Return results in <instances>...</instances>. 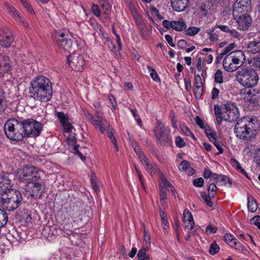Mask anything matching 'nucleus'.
<instances>
[{"label":"nucleus","mask_w":260,"mask_h":260,"mask_svg":"<svg viewBox=\"0 0 260 260\" xmlns=\"http://www.w3.org/2000/svg\"><path fill=\"white\" fill-rule=\"evenodd\" d=\"M29 93L35 100L48 102L52 96L51 82L44 76L35 77L30 83Z\"/></svg>","instance_id":"obj_1"},{"label":"nucleus","mask_w":260,"mask_h":260,"mask_svg":"<svg viewBox=\"0 0 260 260\" xmlns=\"http://www.w3.org/2000/svg\"><path fill=\"white\" fill-rule=\"evenodd\" d=\"M4 131L6 137L11 140L21 141L24 136L22 120L16 118H10L4 125Z\"/></svg>","instance_id":"obj_2"},{"label":"nucleus","mask_w":260,"mask_h":260,"mask_svg":"<svg viewBox=\"0 0 260 260\" xmlns=\"http://www.w3.org/2000/svg\"><path fill=\"white\" fill-rule=\"evenodd\" d=\"M22 200L20 191L13 189L0 197V206L3 209L13 211L20 206Z\"/></svg>","instance_id":"obj_3"},{"label":"nucleus","mask_w":260,"mask_h":260,"mask_svg":"<svg viewBox=\"0 0 260 260\" xmlns=\"http://www.w3.org/2000/svg\"><path fill=\"white\" fill-rule=\"evenodd\" d=\"M253 120L242 119L236 124L234 132L236 136L243 140H249L255 136V129L253 128Z\"/></svg>","instance_id":"obj_4"},{"label":"nucleus","mask_w":260,"mask_h":260,"mask_svg":"<svg viewBox=\"0 0 260 260\" xmlns=\"http://www.w3.org/2000/svg\"><path fill=\"white\" fill-rule=\"evenodd\" d=\"M236 79L243 86L250 88L257 84L258 76L254 69L251 67H246L243 68L237 72Z\"/></svg>","instance_id":"obj_5"},{"label":"nucleus","mask_w":260,"mask_h":260,"mask_svg":"<svg viewBox=\"0 0 260 260\" xmlns=\"http://www.w3.org/2000/svg\"><path fill=\"white\" fill-rule=\"evenodd\" d=\"M245 55L241 51L232 52L226 55L223 60V67L228 71L232 72L236 71L243 62L242 59H244Z\"/></svg>","instance_id":"obj_6"},{"label":"nucleus","mask_w":260,"mask_h":260,"mask_svg":"<svg viewBox=\"0 0 260 260\" xmlns=\"http://www.w3.org/2000/svg\"><path fill=\"white\" fill-rule=\"evenodd\" d=\"M22 122L24 137L36 138L40 135L43 129L41 122L32 118L23 119Z\"/></svg>","instance_id":"obj_7"},{"label":"nucleus","mask_w":260,"mask_h":260,"mask_svg":"<svg viewBox=\"0 0 260 260\" xmlns=\"http://www.w3.org/2000/svg\"><path fill=\"white\" fill-rule=\"evenodd\" d=\"M153 133L158 142L161 145L170 144L172 143L170 129L165 126L161 122L157 121Z\"/></svg>","instance_id":"obj_8"},{"label":"nucleus","mask_w":260,"mask_h":260,"mask_svg":"<svg viewBox=\"0 0 260 260\" xmlns=\"http://www.w3.org/2000/svg\"><path fill=\"white\" fill-rule=\"evenodd\" d=\"M38 174V170L37 168L34 166H27L19 170L18 177L21 181L28 184L40 179Z\"/></svg>","instance_id":"obj_9"},{"label":"nucleus","mask_w":260,"mask_h":260,"mask_svg":"<svg viewBox=\"0 0 260 260\" xmlns=\"http://www.w3.org/2000/svg\"><path fill=\"white\" fill-rule=\"evenodd\" d=\"M223 120L229 122L236 120L239 117V114L237 106L232 103H228L222 107Z\"/></svg>","instance_id":"obj_10"},{"label":"nucleus","mask_w":260,"mask_h":260,"mask_svg":"<svg viewBox=\"0 0 260 260\" xmlns=\"http://www.w3.org/2000/svg\"><path fill=\"white\" fill-rule=\"evenodd\" d=\"M26 194L30 196L32 198L35 199L40 198L44 191V187L38 182H30L25 186L24 188Z\"/></svg>","instance_id":"obj_11"},{"label":"nucleus","mask_w":260,"mask_h":260,"mask_svg":"<svg viewBox=\"0 0 260 260\" xmlns=\"http://www.w3.org/2000/svg\"><path fill=\"white\" fill-rule=\"evenodd\" d=\"M251 10V0H236L233 5V16L237 17L240 14H248Z\"/></svg>","instance_id":"obj_12"},{"label":"nucleus","mask_w":260,"mask_h":260,"mask_svg":"<svg viewBox=\"0 0 260 260\" xmlns=\"http://www.w3.org/2000/svg\"><path fill=\"white\" fill-rule=\"evenodd\" d=\"M70 35L64 33H57L56 35L57 46L65 52H70L73 49V43Z\"/></svg>","instance_id":"obj_13"},{"label":"nucleus","mask_w":260,"mask_h":260,"mask_svg":"<svg viewBox=\"0 0 260 260\" xmlns=\"http://www.w3.org/2000/svg\"><path fill=\"white\" fill-rule=\"evenodd\" d=\"M67 62L73 70L81 72L84 64V59L79 54L73 53L67 57Z\"/></svg>","instance_id":"obj_14"},{"label":"nucleus","mask_w":260,"mask_h":260,"mask_svg":"<svg viewBox=\"0 0 260 260\" xmlns=\"http://www.w3.org/2000/svg\"><path fill=\"white\" fill-rule=\"evenodd\" d=\"M5 6L10 15L18 22L25 27H29L27 20L20 13V12L13 6L8 3H6Z\"/></svg>","instance_id":"obj_15"},{"label":"nucleus","mask_w":260,"mask_h":260,"mask_svg":"<svg viewBox=\"0 0 260 260\" xmlns=\"http://www.w3.org/2000/svg\"><path fill=\"white\" fill-rule=\"evenodd\" d=\"M11 66L9 58L8 56L0 54V77L4 78L8 80V77L10 76L9 72L10 71Z\"/></svg>","instance_id":"obj_16"},{"label":"nucleus","mask_w":260,"mask_h":260,"mask_svg":"<svg viewBox=\"0 0 260 260\" xmlns=\"http://www.w3.org/2000/svg\"><path fill=\"white\" fill-rule=\"evenodd\" d=\"M14 38L11 30L7 27L1 29L0 32V45L5 48L9 47Z\"/></svg>","instance_id":"obj_17"},{"label":"nucleus","mask_w":260,"mask_h":260,"mask_svg":"<svg viewBox=\"0 0 260 260\" xmlns=\"http://www.w3.org/2000/svg\"><path fill=\"white\" fill-rule=\"evenodd\" d=\"M243 98L248 106L251 104L256 106L260 99V92L256 89H249L244 94Z\"/></svg>","instance_id":"obj_18"},{"label":"nucleus","mask_w":260,"mask_h":260,"mask_svg":"<svg viewBox=\"0 0 260 260\" xmlns=\"http://www.w3.org/2000/svg\"><path fill=\"white\" fill-rule=\"evenodd\" d=\"M237 20L238 27L242 30L248 29L251 25L252 19L248 14L239 15L237 17H234Z\"/></svg>","instance_id":"obj_19"},{"label":"nucleus","mask_w":260,"mask_h":260,"mask_svg":"<svg viewBox=\"0 0 260 260\" xmlns=\"http://www.w3.org/2000/svg\"><path fill=\"white\" fill-rule=\"evenodd\" d=\"M13 189L11 180L6 175H0V194L1 196Z\"/></svg>","instance_id":"obj_20"},{"label":"nucleus","mask_w":260,"mask_h":260,"mask_svg":"<svg viewBox=\"0 0 260 260\" xmlns=\"http://www.w3.org/2000/svg\"><path fill=\"white\" fill-rule=\"evenodd\" d=\"M247 51L251 54L260 53V37L256 36L247 44Z\"/></svg>","instance_id":"obj_21"},{"label":"nucleus","mask_w":260,"mask_h":260,"mask_svg":"<svg viewBox=\"0 0 260 260\" xmlns=\"http://www.w3.org/2000/svg\"><path fill=\"white\" fill-rule=\"evenodd\" d=\"M189 0H171L173 10L180 12L184 11L188 6Z\"/></svg>","instance_id":"obj_22"},{"label":"nucleus","mask_w":260,"mask_h":260,"mask_svg":"<svg viewBox=\"0 0 260 260\" xmlns=\"http://www.w3.org/2000/svg\"><path fill=\"white\" fill-rule=\"evenodd\" d=\"M194 94L196 98L199 99L201 97L203 91L202 80L200 75L199 74L194 75Z\"/></svg>","instance_id":"obj_23"},{"label":"nucleus","mask_w":260,"mask_h":260,"mask_svg":"<svg viewBox=\"0 0 260 260\" xmlns=\"http://www.w3.org/2000/svg\"><path fill=\"white\" fill-rule=\"evenodd\" d=\"M96 119L94 117L93 120H91L90 122L95 126H96L100 131L101 133L104 134L105 133L106 129L102 126V118L98 114Z\"/></svg>","instance_id":"obj_24"},{"label":"nucleus","mask_w":260,"mask_h":260,"mask_svg":"<svg viewBox=\"0 0 260 260\" xmlns=\"http://www.w3.org/2000/svg\"><path fill=\"white\" fill-rule=\"evenodd\" d=\"M187 27L186 24L182 20L173 21L172 28L178 31L185 30Z\"/></svg>","instance_id":"obj_25"},{"label":"nucleus","mask_w":260,"mask_h":260,"mask_svg":"<svg viewBox=\"0 0 260 260\" xmlns=\"http://www.w3.org/2000/svg\"><path fill=\"white\" fill-rule=\"evenodd\" d=\"M230 163L238 172L248 177L247 172L243 168H242L240 163L235 158H231L230 160Z\"/></svg>","instance_id":"obj_26"},{"label":"nucleus","mask_w":260,"mask_h":260,"mask_svg":"<svg viewBox=\"0 0 260 260\" xmlns=\"http://www.w3.org/2000/svg\"><path fill=\"white\" fill-rule=\"evenodd\" d=\"M7 107V102L4 95V92L0 89V115L3 113Z\"/></svg>","instance_id":"obj_27"},{"label":"nucleus","mask_w":260,"mask_h":260,"mask_svg":"<svg viewBox=\"0 0 260 260\" xmlns=\"http://www.w3.org/2000/svg\"><path fill=\"white\" fill-rule=\"evenodd\" d=\"M102 11L104 14H110L111 5L108 0H102L100 2Z\"/></svg>","instance_id":"obj_28"},{"label":"nucleus","mask_w":260,"mask_h":260,"mask_svg":"<svg viewBox=\"0 0 260 260\" xmlns=\"http://www.w3.org/2000/svg\"><path fill=\"white\" fill-rule=\"evenodd\" d=\"M147 248L142 247L139 251L137 254L139 260H150L149 255L147 254Z\"/></svg>","instance_id":"obj_29"},{"label":"nucleus","mask_w":260,"mask_h":260,"mask_svg":"<svg viewBox=\"0 0 260 260\" xmlns=\"http://www.w3.org/2000/svg\"><path fill=\"white\" fill-rule=\"evenodd\" d=\"M247 207L249 211L254 212L257 210V205L255 201L251 197H248L247 198Z\"/></svg>","instance_id":"obj_30"},{"label":"nucleus","mask_w":260,"mask_h":260,"mask_svg":"<svg viewBox=\"0 0 260 260\" xmlns=\"http://www.w3.org/2000/svg\"><path fill=\"white\" fill-rule=\"evenodd\" d=\"M215 179L216 180V183H221V185H226L227 183H229V184H231L232 182L231 181L230 179L224 175H216V177H215Z\"/></svg>","instance_id":"obj_31"},{"label":"nucleus","mask_w":260,"mask_h":260,"mask_svg":"<svg viewBox=\"0 0 260 260\" xmlns=\"http://www.w3.org/2000/svg\"><path fill=\"white\" fill-rule=\"evenodd\" d=\"M205 133L207 137L211 142H215L217 140L216 133L212 132L209 126H207V128H206Z\"/></svg>","instance_id":"obj_32"},{"label":"nucleus","mask_w":260,"mask_h":260,"mask_svg":"<svg viewBox=\"0 0 260 260\" xmlns=\"http://www.w3.org/2000/svg\"><path fill=\"white\" fill-rule=\"evenodd\" d=\"M8 218V215L6 212L0 209V229L6 224Z\"/></svg>","instance_id":"obj_33"},{"label":"nucleus","mask_w":260,"mask_h":260,"mask_svg":"<svg viewBox=\"0 0 260 260\" xmlns=\"http://www.w3.org/2000/svg\"><path fill=\"white\" fill-rule=\"evenodd\" d=\"M224 240L229 245L233 247V245L236 243L237 239L233 235L230 234H226L224 236Z\"/></svg>","instance_id":"obj_34"},{"label":"nucleus","mask_w":260,"mask_h":260,"mask_svg":"<svg viewBox=\"0 0 260 260\" xmlns=\"http://www.w3.org/2000/svg\"><path fill=\"white\" fill-rule=\"evenodd\" d=\"M200 30V28L199 27L195 26L190 27L187 29H185V34L189 36H193L197 34Z\"/></svg>","instance_id":"obj_35"},{"label":"nucleus","mask_w":260,"mask_h":260,"mask_svg":"<svg viewBox=\"0 0 260 260\" xmlns=\"http://www.w3.org/2000/svg\"><path fill=\"white\" fill-rule=\"evenodd\" d=\"M147 68L150 73V76L153 80L155 81H158L160 80V78L157 73L154 69L149 66H148Z\"/></svg>","instance_id":"obj_36"},{"label":"nucleus","mask_w":260,"mask_h":260,"mask_svg":"<svg viewBox=\"0 0 260 260\" xmlns=\"http://www.w3.org/2000/svg\"><path fill=\"white\" fill-rule=\"evenodd\" d=\"M56 114L61 124L69 120L68 115L62 112H56Z\"/></svg>","instance_id":"obj_37"},{"label":"nucleus","mask_w":260,"mask_h":260,"mask_svg":"<svg viewBox=\"0 0 260 260\" xmlns=\"http://www.w3.org/2000/svg\"><path fill=\"white\" fill-rule=\"evenodd\" d=\"M214 81L219 84L223 83L222 72L221 70H218L216 72L214 75Z\"/></svg>","instance_id":"obj_38"},{"label":"nucleus","mask_w":260,"mask_h":260,"mask_svg":"<svg viewBox=\"0 0 260 260\" xmlns=\"http://www.w3.org/2000/svg\"><path fill=\"white\" fill-rule=\"evenodd\" d=\"M219 250V246L216 244L215 242H214L211 244L209 252L211 254L214 255L217 253Z\"/></svg>","instance_id":"obj_39"},{"label":"nucleus","mask_w":260,"mask_h":260,"mask_svg":"<svg viewBox=\"0 0 260 260\" xmlns=\"http://www.w3.org/2000/svg\"><path fill=\"white\" fill-rule=\"evenodd\" d=\"M161 219V224L164 230L165 233H166V231L169 228V222L166 218V215L164 212L160 214Z\"/></svg>","instance_id":"obj_40"},{"label":"nucleus","mask_w":260,"mask_h":260,"mask_svg":"<svg viewBox=\"0 0 260 260\" xmlns=\"http://www.w3.org/2000/svg\"><path fill=\"white\" fill-rule=\"evenodd\" d=\"M251 67L260 69V57H254L250 61Z\"/></svg>","instance_id":"obj_41"},{"label":"nucleus","mask_w":260,"mask_h":260,"mask_svg":"<svg viewBox=\"0 0 260 260\" xmlns=\"http://www.w3.org/2000/svg\"><path fill=\"white\" fill-rule=\"evenodd\" d=\"M190 167L189 163L186 160H183L179 165L178 169L180 171L185 172Z\"/></svg>","instance_id":"obj_42"},{"label":"nucleus","mask_w":260,"mask_h":260,"mask_svg":"<svg viewBox=\"0 0 260 260\" xmlns=\"http://www.w3.org/2000/svg\"><path fill=\"white\" fill-rule=\"evenodd\" d=\"M217 189L216 185L214 183H210L208 186V191L209 196L214 197L215 196V191Z\"/></svg>","instance_id":"obj_43"},{"label":"nucleus","mask_w":260,"mask_h":260,"mask_svg":"<svg viewBox=\"0 0 260 260\" xmlns=\"http://www.w3.org/2000/svg\"><path fill=\"white\" fill-rule=\"evenodd\" d=\"M183 220L193 221L191 213L188 209H185L183 212Z\"/></svg>","instance_id":"obj_44"},{"label":"nucleus","mask_w":260,"mask_h":260,"mask_svg":"<svg viewBox=\"0 0 260 260\" xmlns=\"http://www.w3.org/2000/svg\"><path fill=\"white\" fill-rule=\"evenodd\" d=\"M216 174L213 173L212 171L208 169H205L203 173V176L205 178H209L211 177L215 179V177H216Z\"/></svg>","instance_id":"obj_45"},{"label":"nucleus","mask_w":260,"mask_h":260,"mask_svg":"<svg viewBox=\"0 0 260 260\" xmlns=\"http://www.w3.org/2000/svg\"><path fill=\"white\" fill-rule=\"evenodd\" d=\"M92 13L96 17H99L101 16V12L97 5H92L91 8Z\"/></svg>","instance_id":"obj_46"},{"label":"nucleus","mask_w":260,"mask_h":260,"mask_svg":"<svg viewBox=\"0 0 260 260\" xmlns=\"http://www.w3.org/2000/svg\"><path fill=\"white\" fill-rule=\"evenodd\" d=\"M201 196H202V198L204 199V200L205 201L206 204L209 207H212L213 203L211 201V196H210L209 195L207 196L206 193H202Z\"/></svg>","instance_id":"obj_47"},{"label":"nucleus","mask_w":260,"mask_h":260,"mask_svg":"<svg viewBox=\"0 0 260 260\" xmlns=\"http://www.w3.org/2000/svg\"><path fill=\"white\" fill-rule=\"evenodd\" d=\"M175 143L177 146L179 148L184 147L186 144L184 140L180 136H177L176 138Z\"/></svg>","instance_id":"obj_48"},{"label":"nucleus","mask_w":260,"mask_h":260,"mask_svg":"<svg viewBox=\"0 0 260 260\" xmlns=\"http://www.w3.org/2000/svg\"><path fill=\"white\" fill-rule=\"evenodd\" d=\"M233 247H235V249L239 252H244V251L246 250V248L244 246L239 242L236 241V243H234Z\"/></svg>","instance_id":"obj_49"},{"label":"nucleus","mask_w":260,"mask_h":260,"mask_svg":"<svg viewBox=\"0 0 260 260\" xmlns=\"http://www.w3.org/2000/svg\"><path fill=\"white\" fill-rule=\"evenodd\" d=\"M204 183V180L202 177L193 180V185L198 187H201L203 186Z\"/></svg>","instance_id":"obj_50"},{"label":"nucleus","mask_w":260,"mask_h":260,"mask_svg":"<svg viewBox=\"0 0 260 260\" xmlns=\"http://www.w3.org/2000/svg\"><path fill=\"white\" fill-rule=\"evenodd\" d=\"M211 7L209 5H206V4L203 5L201 7V11L203 16H206L208 12L210 11Z\"/></svg>","instance_id":"obj_51"},{"label":"nucleus","mask_w":260,"mask_h":260,"mask_svg":"<svg viewBox=\"0 0 260 260\" xmlns=\"http://www.w3.org/2000/svg\"><path fill=\"white\" fill-rule=\"evenodd\" d=\"M62 125L63 127L64 132L67 133L70 132L73 128V126L70 122L69 120L62 124Z\"/></svg>","instance_id":"obj_52"},{"label":"nucleus","mask_w":260,"mask_h":260,"mask_svg":"<svg viewBox=\"0 0 260 260\" xmlns=\"http://www.w3.org/2000/svg\"><path fill=\"white\" fill-rule=\"evenodd\" d=\"M181 130L186 136L191 137L193 139H196L194 136L187 127L183 126L181 128Z\"/></svg>","instance_id":"obj_53"},{"label":"nucleus","mask_w":260,"mask_h":260,"mask_svg":"<svg viewBox=\"0 0 260 260\" xmlns=\"http://www.w3.org/2000/svg\"><path fill=\"white\" fill-rule=\"evenodd\" d=\"M54 228H53V227H47L46 228H45L43 231L44 233H44V234L45 235L46 232L47 231H49V232H50L51 233H48V236H47V238H52L53 236L54 235Z\"/></svg>","instance_id":"obj_54"},{"label":"nucleus","mask_w":260,"mask_h":260,"mask_svg":"<svg viewBox=\"0 0 260 260\" xmlns=\"http://www.w3.org/2000/svg\"><path fill=\"white\" fill-rule=\"evenodd\" d=\"M217 230V228L216 226H213L211 224L208 225L206 228V232L208 234H214Z\"/></svg>","instance_id":"obj_55"},{"label":"nucleus","mask_w":260,"mask_h":260,"mask_svg":"<svg viewBox=\"0 0 260 260\" xmlns=\"http://www.w3.org/2000/svg\"><path fill=\"white\" fill-rule=\"evenodd\" d=\"M196 122L197 124L200 126L202 129H205L207 128V126L205 125L204 122L199 117L197 116L196 118Z\"/></svg>","instance_id":"obj_56"},{"label":"nucleus","mask_w":260,"mask_h":260,"mask_svg":"<svg viewBox=\"0 0 260 260\" xmlns=\"http://www.w3.org/2000/svg\"><path fill=\"white\" fill-rule=\"evenodd\" d=\"M183 226L185 228L191 230L194 225V221L183 220Z\"/></svg>","instance_id":"obj_57"},{"label":"nucleus","mask_w":260,"mask_h":260,"mask_svg":"<svg viewBox=\"0 0 260 260\" xmlns=\"http://www.w3.org/2000/svg\"><path fill=\"white\" fill-rule=\"evenodd\" d=\"M108 100L110 102V106H112L114 109H115L117 103L114 97L112 94H109L108 95Z\"/></svg>","instance_id":"obj_58"},{"label":"nucleus","mask_w":260,"mask_h":260,"mask_svg":"<svg viewBox=\"0 0 260 260\" xmlns=\"http://www.w3.org/2000/svg\"><path fill=\"white\" fill-rule=\"evenodd\" d=\"M151 12L152 14L155 15L158 19L161 20L163 19V17L160 15L158 10H157L154 7H151L150 8Z\"/></svg>","instance_id":"obj_59"},{"label":"nucleus","mask_w":260,"mask_h":260,"mask_svg":"<svg viewBox=\"0 0 260 260\" xmlns=\"http://www.w3.org/2000/svg\"><path fill=\"white\" fill-rule=\"evenodd\" d=\"M235 47V43H231V44H229L226 47H225L224 49V51L222 52V53L226 55L230 53L229 52L232 50H233Z\"/></svg>","instance_id":"obj_60"},{"label":"nucleus","mask_w":260,"mask_h":260,"mask_svg":"<svg viewBox=\"0 0 260 260\" xmlns=\"http://www.w3.org/2000/svg\"><path fill=\"white\" fill-rule=\"evenodd\" d=\"M229 34L231 37L237 39H239L241 37V35L236 30L234 29H231Z\"/></svg>","instance_id":"obj_61"},{"label":"nucleus","mask_w":260,"mask_h":260,"mask_svg":"<svg viewBox=\"0 0 260 260\" xmlns=\"http://www.w3.org/2000/svg\"><path fill=\"white\" fill-rule=\"evenodd\" d=\"M213 143L219 151L217 154H219L222 153L223 150L222 149V145L221 143L219 142L218 140H216L215 142H213Z\"/></svg>","instance_id":"obj_62"},{"label":"nucleus","mask_w":260,"mask_h":260,"mask_svg":"<svg viewBox=\"0 0 260 260\" xmlns=\"http://www.w3.org/2000/svg\"><path fill=\"white\" fill-rule=\"evenodd\" d=\"M216 27L219 28L221 31L229 33L231 29L227 25H217Z\"/></svg>","instance_id":"obj_63"},{"label":"nucleus","mask_w":260,"mask_h":260,"mask_svg":"<svg viewBox=\"0 0 260 260\" xmlns=\"http://www.w3.org/2000/svg\"><path fill=\"white\" fill-rule=\"evenodd\" d=\"M219 92V90L217 88L214 87L212 91V99H216L218 98Z\"/></svg>","instance_id":"obj_64"}]
</instances>
